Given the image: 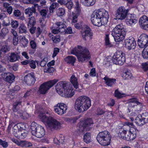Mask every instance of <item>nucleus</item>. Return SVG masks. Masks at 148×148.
I'll list each match as a JSON object with an SVG mask.
<instances>
[{
    "label": "nucleus",
    "instance_id": "nucleus-50",
    "mask_svg": "<svg viewBox=\"0 0 148 148\" xmlns=\"http://www.w3.org/2000/svg\"><path fill=\"white\" fill-rule=\"evenodd\" d=\"M115 97L118 98H121L123 97L122 94L120 92H119L118 89L116 90L115 91Z\"/></svg>",
    "mask_w": 148,
    "mask_h": 148
},
{
    "label": "nucleus",
    "instance_id": "nucleus-28",
    "mask_svg": "<svg viewBox=\"0 0 148 148\" xmlns=\"http://www.w3.org/2000/svg\"><path fill=\"white\" fill-rule=\"evenodd\" d=\"M6 76L5 79L7 82L10 83L13 82L15 78V77L13 75L10 73H6Z\"/></svg>",
    "mask_w": 148,
    "mask_h": 148
},
{
    "label": "nucleus",
    "instance_id": "nucleus-9",
    "mask_svg": "<svg viewBox=\"0 0 148 148\" xmlns=\"http://www.w3.org/2000/svg\"><path fill=\"white\" fill-rule=\"evenodd\" d=\"M127 104L129 112L131 111H140L143 106L142 103L139 102L138 100L135 98L130 99Z\"/></svg>",
    "mask_w": 148,
    "mask_h": 148
},
{
    "label": "nucleus",
    "instance_id": "nucleus-52",
    "mask_svg": "<svg viewBox=\"0 0 148 148\" xmlns=\"http://www.w3.org/2000/svg\"><path fill=\"white\" fill-rule=\"evenodd\" d=\"M0 50L1 51L4 53H6L9 51V49L8 47L6 45H4L2 46Z\"/></svg>",
    "mask_w": 148,
    "mask_h": 148
},
{
    "label": "nucleus",
    "instance_id": "nucleus-48",
    "mask_svg": "<svg viewBox=\"0 0 148 148\" xmlns=\"http://www.w3.org/2000/svg\"><path fill=\"white\" fill-rule=\"evenodd\" d=\"M21 12L20 11L18 10H15L13 12V15L16 17H19L21 15Z\"/></svg>",
    "mask_w": 148,
    "mask_h": 148
},
{
    "label": "nucleus",
    "instance_id": "nucleus-34",
    "mask_svg": "<svg viewBox=\"0 0 148 148\" xmlns=\"http://www.w3.org/2000/svg\"><path fill=\"white\" fill-rule=\"evenodd\" d=\"M142 55L143 58H148V45L143 50Z\"/></svg>",
    "mask_w": 148,
    "mask_h": 148
},
{
    "label": "nucleus",
    "instance_id": "nucleus-53",
    "mask_svg": "<svg viewBox=\"0 0 148 148\" xmlns=\"http://www.w3.org/2000/svg\"><path fill=\"white\" fill-rule=\"evenodd\" d=\"M135 120V122L138 125L140 126H142L143 125V124L141 123V119L139 118L138 117H137L136 118Z\"/></svg>",
    "mask_w": 148,
    "mask_h": 148
},
{
    "label": "nucleus",
    "instance_id": "nucleus-37",
    "mask_svg": "<svg viewBox=\"0 0 148 148\" xmlns=\"http://www.w3.org/2000/svg\"><path fill=\"white\" fill-rule=\"evenodd\" d=\"M123 76L125 77V79H129L132 77V74L130 71L128 70H127L123 73Z\"/></svg>",
    "mask_w": 148,
    "mask_h": 148
},
{
    "label": "nucleus",
    "instance_id": "nucleus-23",
    "mask_svg": "<svg viewBox=\"0 0 148 148\" xmlns=\"http://www.w3.org/2000/svg\"><path fill=\"white\" fill-rule=\"evenodd\" d=\"M104 83L108 86L112 87L116 83V79L113 78H110L106 76L103 78Z\"/></svg>",
    "mask_w": 148,
    "mask_h": 148
},
{
    "label": "nucleus",
    "instance_id": "nucleus-3",
    "mask_svg": "<svg viewBox=\"0 0 148 148\" xmlns=\"http://www.w3.org/2000/svg\"><path fill=\"white\" fill-rule=\"evenodd\" d=\"M91 105L90 99L87 96H82L75 101V108L78 112H82L88 109Z\"/></svg>",
    "mask_w": 148,
    "mask_h": 148
},
{
    "label": "nucleus",
    "instance_id": "nucleus-63",
    "mask_svg": "<svg viewBox=\"0 0 148 148\" xmlns=\"http://www.w3.org/2000/svg\"><path fill=\"white\" fill-rule=\"evenodd\" d=\"M30 45L31 48L33 49H35L36 47V42L33 40L30 42Z\"/></svg>",
    "mask_w": 148,
    "mask_h": 148
},
{
    "label": "nucleus",
    "instance_id": "nucleus-27",
    "mask_svg": "<svg viewBox=\"0 0 148 148\" xmlns=\"http://www.w3.org/2000/svg\"><path fill=\"white\" fill-rule=\"evenodd\" d=\"M81 3L84 5L90 6L93 5L95 3V0H80Z\"/></svg>",
    "mask_w": 148,
    "mask_h": 148
},
{
    "label": "nucleus",
    "instance_id": "nucleus-19",
    "mask_svg": "<svg viewBox=\"0 0 148 148\" xmlns=\"http://www.w3.org/2000/svg\"><path fill=\"white\" fill-rule=\"evenodd\" d=\"M139 24L142 29L148 30V17L146 16H143L140 18Z\"/></svg>",
    "mask_w": 148,
    "mask_h": 148
},
{
    "label": "nucleus",
    "instance_id": "nucleus-38",
    "mask_svg": "<svg viewBox=\"0 0 148 148\" xmlns=\"http://www.w3.org/2000/svg\"><path fill=\"white\" fill-rule=\"evenodd\" d=\"M58 5V3H53L49 8V12L50 13H53L56 7Z\"/></svg>",
    "mask_w": 148,
    "mask_h": 148
},
{
    "label": "nucleus",
    "instance_id": "nucleus-35",
    "mask_svg": "<svg viewBox=\"0 0 148 148\" xmlns=\"http://www.w3.org/2000/svg\"><path fill=\"white\" fill-rule=\"evenodd\" d=\"M19 39L20 40L23 46L24 47H26L28 43V40L25 36L20 37Z\"/></svg>",
    "mask_w": 148,
    "mask_h": 148
},
{
    "label": "nucleus",
    "instance_id": "nucleus-60",
    "mask_svg": "<svg viewBox=\"0 0 148 148\" xmlns=\"http://www.w3.org/2000/svg\"><path fill=\"white\" fill-rule=\"evenodd\" d=\"M32 93V91L31 90H27V92L25 94L23 97L25 98H26L28 96H30Z\"/></svg>",
    "mask_w": 148,
    "mask_h": 148
},
{
    "label": "nucleus",
    "instance_id": "nucleus-1",
    "mask_svg": "<svg viewBox=\"0 0 148 148\" xmlns=\"http://www.w3.org/2000/svg\"><path fill=\"white\" fill-rule=\"evenodd\" d=\"M109 18L108 12L102 9L93 12L91 15L90 19L94 25L100 27L107 24Z\"/></svg>",
    "mask_w": 148,
    "mask_h": 148
},
{
    "label": "nucleus",
    "instance_id": "nucleus-41",
    "mask_svg": "<svg viewBox=\"0 0 148 148\" xmlns=\"http://www.w3.org/2000/svg\"><path fill=\"white\" fill-rule=\"evenodd\" d=\"M129 131V130H127V129H123V131H121V132H120L119 136L122 139H125V134L127 133V131Z\"/></svg>",
    "mask_w": 148,
    "mask_h": 148
},
{
    "label": "nucleus",
    "instance_id": "nucleus-17",
    "mask_svg": "<svg viewBox=\"0 0 148 148\" xmlns=\"http://www.w3.org/2000/svg\"><path fill=\"white\" fill-rule=\"evenodd\" d=\"M35 81L34 74L33 72L28 74L24 78L25 82L29 86L34 84Z\"/></svg>",
    "mask_w": 148,
    "mask_h": 148
},
{
    "label": "nucleus",
    "instance_id": "nucleus-4",
    "mask_svg": "<svg viewBox=\"0 0 148 148\" xmlns=\"http://www.w3.org/2000/svg\"><path fill=\"white\" fill-rule=\"evenodd\" d=\"M71 53L76 55L79 62H83L88 59H89L90 55L88 50L86 48L78 45L71 50Z\"/></svg>",
    "mask_w": 148,
    "mask_h": 148
},
{
    "label": "nucleus",
    "instance_id": "nucleus-2",
    "mask_svg": "<svg viewBox=\"0 0 148 148\" xmlns=\"http://www.w3.org/2000/svg\"><path fill=\"white\" fill-rule=\"evenodd\" d=\"M69 83L65 81H61L56 86L57 92L61 96L70 98L74 94V92L71 86Z\"/></svg>",
    "mask_w": 148,
    "mask_h": 148
},
{
    "label": "nucleus",
    "instance_id": "nucleus-44",
    "mask_svg": "<svg viewBox=\"0 0 148 148\" xmlns=\"http://www.w3.org/2000/svg\"><path fill=\"white\" fill-rule=\"evenodd\" d=\"M8 30L6 28H3L1 30V33L0 34V36L4 37L8 33Z\"/></svg>",
    "mask_w": 148,
    "mask_h": 148
},
{
    "label": "nucleus",
    "instance_id": "nucleus-24",
    "mask_svg": "<svg viewBox=\"0 0 148 148\" xmlns=\"http://www.w3.org/2000/svg\"><path fill=\"white\" fill-rule=\"evenodd\" d=\"M25 13L27 15V18L32 17L33 14H36V10L34 7L32 6L31 8H28L26 9L25 11Z\"/></svg>",
    "mask_w": 148,
    "mask_h": 148
},
{
    "label": "nucleus",
    "instance_id": "nucleus-51",
    "mask_svg": "<svg viewBox=\"0 0 148 148\" xmlns=\"http://www.w3.org/2000/svg\"><path fill=\"white\" fill-rule=\"evenodd\" d=\"M0 145L4 148H6L8 146V143L7 142L0 139Z\"/></svg>",
    "mask_w": 148,
    "mask_h": 148
},
{
    "label": "nucleus",
    "instance_id": "nucleus-14",
    "mask_svg": "<svg viewBox=\"0 0 148 148\" xmlns=\"http://www.w3.org/2000/svg\"><path fill=\"white\" fill-rule=\"evenodd\" d=\"M128 11V10H126L124 7H120L116 10V15L117 18L121 20L124 19L126 17Z\"/></svg>",
    "mask_w": 148,
    "mask_h": 148
},
{
    "label": "nucleus",
    "instance_id": "nucleus-18",
    "mask_svg": "<svg viewBox=\"0 0 148 148\" xmlns=\"http://www.w3.org/2000/svg\"><path fill=\"white\" fill-rule=\"evenodd\" d=\"M125 42L126 47L129 50L134 49L136 46V41L133 38L126 39Z\"/></svg>",
    "mask_w": 148,
    "mask_h": 148
},
{
    "label": "nucleus",
    "instance_id": "nucleus-32",
    "mask_svg": "<svg viewBox=\"0 0 148 148\" xmlns=\"http://www.w3.org/2000/svg\"><path fill=\"white\" fill-rule=\"evenodd\" d=\"M125 124V125L123 126V129H127V130H130V129L133 128L132 127L133 126V124L132 122H130L129 121H127Z\"/></svg>",
    "mask_w": 148,
    "mask_h": 148
},
{
    "label": "nucleus",
    "instance_id": "nucleus-16",
    "mask_svg": "<svg viewBox=\"0 0 148 148\" xmlns=\"http://www.w3.org/2000/svg\"><path fill=\"white\" fill-rule=\"evenodd\" d=\"M138 41V46L141 48H145L148 44V36L145 34L140 35Z\"/></svg>",
    "mask_w": 148,
    "mask_h": 148
},
{
    "label": "nucleus",
    "instance_id": "nucleus-20",
    "mask_svg": "<svg viewBox=\"0 0 148 148\" xmlns=\"http://www.w3.org/2000/svg\"><path fill=\"white\" fill-rule=\"evenodd\" d=\"M20 54V52H12L9 53L8 60L11 62H16L21 58Z\"/></svg>",
    "mask_w": 148,
    "mask_h": 148
},
{
    "label": "nucleus",
    "instance_id": "nucleus-7",
    "mask_svg": "<svg viewBox=\"0 0 148 148\" xmlns=\"http://www.w3.org/2000/svg\"><path fill=\"white\" fill-rule=\"evenodd\" d=\"M111 139V136L107 131L100 132L97 137L98 142L101 145L104 146L109 145L110 143Z\"/></svg>",
    "mask_w": 148,
    "mask_h": 148
},
{
    "label": "nucleus",
    "instance_id": "nucleus-54",
    "mask_svg": "<svg viewBox=\"0 0 148 148\" xmlns=\"http://www.w3.org/2000/svg\"><path fill=\"white\" fill-rule=\"evenodd\" d=\"M69 1H70V0H58V1L61 5H65Z\"/></svg>",
    "mask_w": 148,
    "mask_h": 148
},
{
    "label": "nucleus",
    "instance_id": "nucleus-40",
    "mask_svg": "<svg viewBox=\"0 0 148 148\" xmlns=\"http://www.w3.org/2000/svg\"><path fill=\"white\" fill-rule=\"evenodd\" d=\"M105 44L107 47H111L113 46L110 42L109 36L108 35H106L105 38Z\"/></svg>",
    "mask_w": 148,
    "mask_h": 148
},
{
    "label": "nucleus",
    "instance_id": "nucleus-26",
    "mask_svg": "<svg viewBox=\"0 0 148 148\" xmlns=\"http://www.w3.org/2000/svg\"><path fill=\"white\" fill-rule=\"evenodd\" d=\"M70 82L73 86L74 88L76 89L78 88V83L77 79L74 75H72L70 79Z\"/></svg>",
    "mask_w": 148,
    "mask_h": 148
},
{
    "label": "nucleus",
    "instance_id": "nucleus-49",
    "mask_svg": "<svg viewBox=\"0 0 148 148\" xmlns=\"http://www.w3.org/2000/svg\"><path fill=\"white\" fill-rule=\"evenodd\" d=\"M11 23L8 18H7L3 21L2 25L3 26H8L10 25Z\"/></svg>",
    "mask_w": 148,
    "mask_h": 148
},
{
    "label": "nucleus",
    "instance_id": "nucleus-6",
    "mask_svg": "<svg viewBox=\"0 0 148 148\" xmlns=\"http://www.w3.org/2000/svg\"><path fill=\"white\" fill-rule=\"evenodd\" d=\"M125 34V29L122 24L116 25L112 32V35L116 42L123 41L124 39Z\"/></svg>",
    "mask_w": 148,
    "mask_h": 148
},
{
    "label": "nucleus",
    "instance_id": "nucleus-30",
    "mask_svg": "<svg viewBox=\"0 0 148 148\" xmlns=\"http://www.w3.org/2000/svg\"><path fill=\"white\" fill-rule=\"evenodd\" d=\"M65 61L67 63L73 64L75 62L76 59L72 56H68L64 59Z\"/></svg>",
    "mask_w": 148,
    "mask_h": 148
},
{
    "label": "nucleus",
    "instance_id": "nucleus-64",
    "mask_svg": "<svg viewBox=\"0 0 148 148\" xmlns=\"http://www.w3.org/2000/svg\"><path fill=\"white\" fill-rule=\"evenodd\" d=\"M65 33L66 34H71L73 33L71 27H68L65 31Z\"/></svg>",
    "mask_w": 148,
    "mask_h": 148
},
{
    "label": "nucleus",
    "instance_id": "nucleus-45",
    "mask_svg": "<svg viewBox=\"0 0 148 148\" xmlns=\"http://www.w3.org/2000/svg\"><path fill=\"white\" fill-rule=\"evenodd\" d=\"M52 40L53 42L55 43H58L59 42L60 40V36L59 35H57L52 37Z\"/></svg>",
    "mask_w": 148,
    "mask_h": 148
},
{
    "label": "nucleus",
    "instance_id": "nucleus-25",
    "mask_svg": "<svg viewBox=\"0 0 148 148\" xmlns=\"http://www.w3.org/2000/svg\"><path fill=\"white\" fill-rule=\"evenodd\" d=\"M21 147H28L32 145V144L26 140H20L17 145Z\"/></svg>",
    "mask_w": 148,
    "mask_h": 148
},
{
    "label": "nucleus",
    "instance_id": "nucleus-43",
    "mask_svg": "<svg viewBox=\"0 0 148 148\" xmlns=\"http://www.w3.org/2000/svg\"><path fill=\"white\" fill-rule=\"evenodd\" d=\"M57 13L58 16H62L64 14L65 10L62 8H59L57 10Z\"/></svg>",
    "mask_w": 148,
    "mask_h": 148
},
{
    "label": "nucleus",
    "instance_id": "nucleus-22",
    "mask_svg": "<svg viewBox=\"0 0 148 148\" xmlns=\"http://www.w3.org/2000/svg\"><path fill=\"white\" fill-rule=\"evenodd\" d=\"M90 28H88L83 31L81 32L82 37L84 40H86L88 39L90 40L92 39V34L90 32Z\"/></svg>",
    "mask_w": 148,
    "mask_h": 148
},
{
    "label": "nucleus",
    "instance_id": "nucleus-42",
    "mask_svg": "<svg viewBox=\"0 0 148 148\" xmlns=\"http://www.w3.org/2000/svg\"><path fill=\"white\" fill-rule=\"evenodd\" d=\"M10 24L12 28L16 29L18 27L19 23L18 21L12 20L11 21Z\"/></svg>",
    "mask_w": 148,
    "mask_h": 148
},
{
    "label": "nucleus",
    "instance_id": "nucleus-55",
    "mask_svg": "<svg viewBox=\"0 0 148 148\" xmlns=\"http://www.w3.org/2000/svg\"><path fill=\"white\" fill-rule=\"evenodd\" d=\"M29 66L32 68L35 69L36 67L35 61L33 60H32L29 63Z\"/></svg>",
    "mask_w": 148,
    "mask_h": 148
},
{
    "label": "nucleus",
    "instance_id": "nucleus-12",
    "mask_svg": "<svg viewBox=\"0 0 148 148\" xmlns=\"http://www.w3.org/2000/svg\"><path fill=\"white\" fill-rule=\"evenodd\" d=\"M58 81V79H55L42 84L40 87L39 90V92L41 94H45L48 90L55 84Z\"/></svg>",
    "mask_w": 148,
    "mask_h": 148
},
{
    "label": "nucleus",
    "instance_id": "nucleus-8",
    "mask_svg": "<svg viewBox=\"0 0 148 148\" xmlns=\"http://www.w3.org/2000/svg\"><path fill=\"white\" fill-rule=\"evenodd\" d=\"M31 131L32 134L38 138L43 137L45 134L44 127L38 125L35 122H33L31 125Z\"/></svg>",
    "mask_w": 148,
    "mask_h": 148
},
{
    "label": "nucleus",
    "instance_id": "nucleus-36",
    "mask_svg": "<svg viewBox=\"0 0 148 148\" xmlns=\"http://www.w3.org/2000/svg\"><path fill=\"white\" fill-rule=\"evenodd\" d=\"M133 128L130 129L129 130V135L130 136V140H133L135 138L136 136V129H135V132H132V131L133 130Z\"/></svg>",
    "mask_w": 148,
    "mask_h": 148
},
{
    "label": "nucleus",
    "instance_id": "nucleus-56",
    "mask_svg": "<svg viewBox=\"0 0 148 148\" xmlns=\"http://www.w3.org/2000/svg\"><path fill=\"white\" fill-rule=\"evenodd\" d=\"M90 75L92 77L95 76L96 75L95 69V68H92L90 70Z\"/></svg>",
    "mask_w": 148,
    "mask_h": 148
},
{
    "label": "nucleus",
    "instance_id": "nucleus-47",
    "mask_svg": "<svg viewBox=\"0 0 148 148\" xmlns=\"http://www.w3.org/2000/svg\"><path fill=\"white\" fill-rule=\"evenodd\" d=\"M142 119L144 120L146 123L148 122V113L147 112H145L143 113L141 116Z\"/></svg>",
    "mask_w": 148,
    "mask_h": 148
},
{
    "label": "nucleus",
    "instance_id": "nucleus-33",
    "mask_svg": "<svg viewBox=\"0 0 148 148\" xmlns=\"http://www.w3.org/2000/svg\"><path fill=\"white\" fill-rule=\"evenodd\" d=\"M83 140L86 143H88L90 142V134L89 133L87 132L84 135Z\"/></svg>",
    "mask_w": 148,
    "mask_h": 148
},
{
    "label": "nucleus",
    "instance_id": "nucleus-58",
    "mask_svg": "<svg viewBox=\"0 0 148 148\" xmlns=\"http://www.w3.org/2000/svg\"><path fill=\"white\" fill-rule=\"evenodd\" d=\"M65 5L66 6L68 9H70L71 8L73 5L72 2L71 0H70V1H69L66 3Z\"/></svg>",
    "mask_w": 148,
    "mask_h": 148
},
{
    "label": "nucleus",
    "instance_id": "nucleus-10",
    "mask_svg": "<svg viewBox=\"0 0 148 148\" xmlns=\"http://www.w3.org/2000/svg\"><path fill=\"white\" fill-rule=\"evenodd\" d=\"M93 123L91 118H88L84 121L79 122L77 125L78 130L80 132H83L85 130H90L92 127Z\"/></svg>",
    "mask_w": 148,
    "mask_h": 148
},
{
    "label": "nucleus",
    "instance_id": "nucleus-31",
    "mask_svg": "<svg viewBox=\"0 0 148 148\" xmlns=\"http://www.w3.org/2000/svg\"><path fill=\"white\" fill-rule=\"evenodd\" d=\"M18 29V32L20 33L26 34L27 32V28L24 24L23 23H21L20 24Z\"/></svg>",
    "mask_w": 148,
    "mask_h": 148
},
{
    "label": "nucleus",
    "instance_id": "nucleus-13",
    "mask_svg": "<svg viewBox=\"0 0 148 148\" xmlns=\"http://www.w3.org/2000/svg\"><path fill=\"white\" fill-rule=\"evenodd\" d=\"M66 27L65 24L62 22H58L55 23L52 30V33L55 34L59 32L62 33L65 31Z\"/></svg>",
    "mask_w": 148,
    "mask_h": 148
},
{
    "label": "nucleus",
    "instance_id": "nucleus-62",
    "mask_svg": "<svg viewBox=\"0 0 148 148\" xmlns=\"http://www.w3.org/2000/svg\"><path fill=\"white\" fill-rule=\"evenodd\" d=\"M143 69L144 71H147L148 70V64L146 63H143L142 64Z\"/></svg>",
    "mask_w": 148,
    "mask_h": 148
},
{
    "label": "nucleus",
    "instance_id": "nucleus-11",
    "mask_svg": "<svg viewBox=\"0 0 148 148\" xmlns=\"http://www.w3.org/2000/svg\"><path fill=\"white\" fill-rule=\"evenodd\" d=\"M112 59L114 64L122 65L125 60V53L121 51H117L114 53Z\"/></svg>",
    "mask_w": 148,
    "mask_h": 148
},
{
    "label": "nucleus",
    "instance_id": "nucleus-15",
    "mask_svg": "<svg viewBox=\"0 0 148 148\" xmlns=\"http://www.w3.org/2000/svg\"><path fill=\"white\" fill-rule=\"evenodd\" d=\"M67 107L66 105L60 103L57 104L54 107V111L58 114L61 115L66 112Z\"/></svg>",
    "mask_w": 148,
    "mask_h": 148
},
{
    "label": "nucleus",
    "instance_id": "nucleus-61",
    "mask_svg": "<svg viewBox=\"0 0 148 148\" xmlns=\"http://www.w3.org/2000/svg\"><path fill=\"white\" fill-rule=\"evenodd\" d=\"M13 44L15 45H16L18 44V39L17 36L16 37H13Z\"/></svg>",
    "mask_w": 148,
    "mask_h": 148
},
{
    "label": "nucleus",
    "instance_id": "nucleus-39",
    "mask_svg": "<svg viewBox=\"0 0 148 148\" xmlns=\"http://www.w3.org/2000/svg\"><path fill=\"white\" fill-rule=\"evenodd\" d=\"M49 10L48 9H42L40 10L39 12L40 15L42 17L46 18L47 13L48 12Z\"/></svg>",
    "mask_w": 148,
    "mask_h": 148
},
{
    "label": "nucleus",
    "instance_id": "nucleus-57",
    "mask_svg": "<svg viewBox=\"0 0 148 148\" xmlns=\"http://www.w3.org/2000/svg\"><path fill=\"white\" fill-rule=\"evenodd\" d=\"M77 119L75 117H71L66 119V121L72 123H74L76 122Z\"/></svg>",
    "mask_w": 148,
    "mask_h": 148
},
{
    "label": "nucleus",
    "instance_id": "nucleus-21",
    "mask_svg": "<svg viewBox=\"0 0 148 148\" xmlns=\"http://www.w3.org/2000/svg\"><path fill=\"white\" fill-rule=\"evenodd\" d=\"M127 24L131 26H133L137 22V18L134 14H130L126 20Z\"/></svg>",
    "mask_w": 148,
    "mask_h": 148
},
{
    "label": "nucleus",
    "instance_id": "nucleus-29",
    "mask_svg": "<svg viewBox=\"0 0 148 148\" xmlns=\"http://www.w3.org/2000/svg\"><path fill=\"white\" fill-rule=\"evenodd\" d=\"M28 21L27 23L28 27H29V26H34L36 24V21L34 16H32L28 18Z\"/></svg>",
    "mask_w": 148,
    "mask_h": 148
},
{
    "label": "nucleus",
    "instance_id": "nucleus-59",
    "mask_svg": "<svg viewBox=\"0 0 148 148\" xmlns=\"http://www.w3.org/2000/svg\"><path fill=\"white\" fill-rule=\"evenodd\" d=\"M59 49L57 48H55L54 49L53 51V53L52 55L53 57L54 58L55 57L58 53L59 52Z\"/></svg>",
    "mask_w": 148,
    "mask_h": 148
},
{
    "label": "nucleus",
    "instance_id": "nucleus-46",
    "mask_svg": "<svg viewBox=\"0 0 148 148\" xmlns=\"http://www.w3.org/2000/svg\"><path fill=\"white\" fill-rule=\"evenodd\" d=\"M49 67L45 68L44 70L45 73H51L54 72V69L53 67Z\"/></svg>",
    "mask_w": 148,
    "mask_h": 148
},
{
    "label": "nucleus",
    "instance_id": "nucleus-5",
    "mask_svg": "<svg viewBox=\"0 0 148 148\" xmlns=\"http://www.w3.org/2000/svg\"><path fill=\"white\" fill-rule=\"evenodd\" d=\"M39 116L42 121L46 123L48 128L52 130H57L61 127L60 123L53 118L47 116L45 114H41Z\"/></svg>",
    "mask_w": 148,
    "mask_h": 148
}]
</instances>
